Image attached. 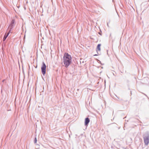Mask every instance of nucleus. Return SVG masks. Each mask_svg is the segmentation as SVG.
I'll use <instances>...</instances> for the list:
<instances>
[{
	"mask_svg": "<svg viewBox=\"0 0 149 149\" xmlns=\"http://www.w3.org/2000/svg\"><path fill=\"white\" fill-rule=\"evenodd\" d=\"M72 57L70 55L67 53H65L63 57V62L64 66L67 68L72 62Z\"/></svg>",
	"mask_w": 149,
	"mask_h": 149,
	"instance_id": "obj_1",
	"label": "nucleus"
},
{
	"mask_svg": "<svg viewBox=\"0 0 149 149\" xmlns=\"http://www.w3.org/2000/svg\"><path fill=\"white\" fill-rule=\"evenodd\" d=\"M145 145H148L149 143V134L147 133L143 137Z\"/></svg>",
	"mask_w": 149,
	"mask_h": 149,
	"instance_id": "obj_2",
	"label": "nucleus"
},
{
	"mask_svg": "<svg viewBox=\"0 0 149 149\" xmlns=\"http://www.w3.org/2000/svg\"><path fill=\"white\" fill-rule=\"evenodd\" d=\"M41 71L43 75H45L46 72V66L44 62H43L41 67Z\"/></svg>",
	"mask_w": 149,
	"mask_h": 149,
	"instance_id": "obj_3",
	"label": "nucleus"
},
{
	"mask_svg": "<svg viewBox=\"0 0 149 149\" xmlns=\"http://www.w3.org/2000/svg\"><path fill=\"white\" fill-rule=\"evenodd\" d=\"M101 46V44H99L97 45L96 49V51L97 52H100L101 50L100 46Z\"/></svg>",
	"mask_w": 149,
	"mask_h": 149,
	"instance_id": "obj_4",
	"label": "nucleus"
},
{
	"mask_svg": "<svg viewBox=\"0 0 149 149\" xmlns=\"http://www.w3.org/2000/svg\"><path fill=\"white\" fill-rule=\"evenodd\" d=\"M90 120L88 118H85V125H87L89 122Z\"/></svg>",
	"mask_w": 149,
	"mask_h": 149,
	"instance_id": "obj_5",
	"label": "nucleus"
},
{
	"mask_svg": "<svg viewBox=\"0 0 149 149\" xmlns=\"http://www.w3.org/2000/svg\"><path fill=\"white\" fill-rule=\"evenodd\" d=\"M111 96L113 99H117L118 98L117 96L115 94H111Z\"/></svg>",
	"mask_w": 149,
	"mask_h": 149,
	"instance_id": "obj_6",
	"label": "nucleus"
},
{
	"mask_svg": "<svg viewBox=\"0 0 149 149\" xmlns=\"http://www.w3.org/2000/svg\"><path fill=\"white\" fill-rule=\"evenodd\" d=\"M10 32V31H9V32L7 34H5V35H4V36L3 38V41H4L6 40V38L8 36V35H9V33Z\"/></svg>",
	"mask_w": 149,
	"mask_h": 149,
	"instance_id": "obj_7",
	"label": "nucleus"
},
{
	"mask_svg": "<svg viewBox=\"0 0 149 149\" xmlns=\"http://www.w3.org/2000/svg\"><path fill=\"white\" fill-rule=\"evenodd\" d=\"M14 22H15L13 20H12L11 22V25H12V26H13V24L14 23Z\"/></svg>",
	"mask_w": 149,
	"mask_h": 149,
	"instance_id": "obj_8",
	"label": "nucleus"
},
{
	"mask_svg": "<svg viewBox=\"0 0 149 149\" xmlns=\"http://www.w3.org/2000/svg\"><path fill=\"white\" fill-rule=\"evenodd\" d=\"M37 140V139L36 138H35V139L34 140V143H36Z\"/></svg>",
	"mask_w": 149,
	"mask_h": 149,
	"instance_id": "obj_9",
	"label": "nucleus"
},
{
	"mask_svg": "<svg viewBox=\"0 0 149 149\" xmlns=\"http://www.w3.org/2000/svg\"><path fill=\"white\" fill-rule=\"evenodd\" d=\"M5 80L4 79V80H3L2 81V82H3Z\"/></svg>",
	"mask_w": 149,
	"mask_h": 149,
	"instance_id": "obj_10",
	"label": "nucleus"
}]
</instances>
